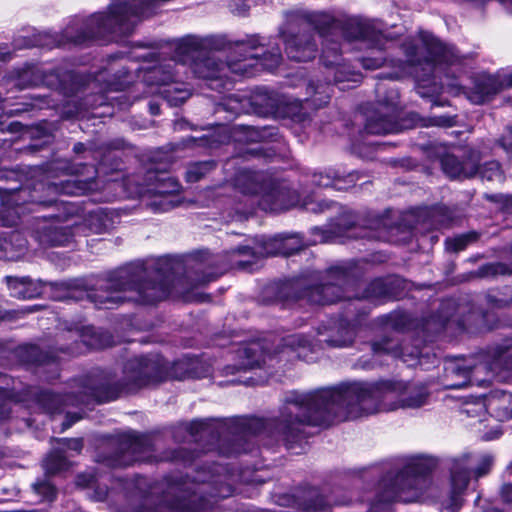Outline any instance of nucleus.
<instances>
[{"label":"nucleus","mask_w":512,"mask_h":512,"mask_svg":"<svg viewBox=\"0 0 512 512\" xmlns=\"http://www.w3.org/2000/svg\"><path fill=\"white\" fill-rule=\"evenodd\" d=\"M20 360L26 364L44 366L50 365L57 368L59 357L54 351H43L37 345L26 344L17 349Z\"/></svg>","instance_id":"29"},{"label":"nucleus","mask_w":512,"mask_h":512,"mask_svg":"<svg viewBox=\"0 0 512 512\" xmlns=\"http://www.w3.org/2000/svg\"><path fill=\"white\" fill-rule=\"evenodd\" d=\"M334 168L326 169L324 172H314L311 176V183L317 187L333 188Z\"/></svg>","instance_id":"46"},{"label":"nucleus","mask_w":512,"mask_h":512,"mask_svg":"<svg viewBox=\"0 0 512 512\" xmlns=\"http://www.w3.org/2000/svg\"><path fill=\"white\" fill-rule=\"evenodd\" d=\"M424 384L381 380L378 382L341 383L315 391L288 393L278 415L269 418H214V451L223 456L252 452L254 438L272 446L283 443L287 449L300 445L307 437V427H328L392 407L419 408L428 403Z\"/></svg>","instance_id":"1"},{"label":"nucleus","mask_w":512,"mask_h":512,"mask_svg":"<svg viewBox=\"0 0 512 512\" xmlns=\"http://www.w3.org/2000/svg\"><path fill=\"white\" fill-rule=\"evenodd\" d=\"M235 185L243 194L258 195L259 206L262 210L279 213L296 206L299 194L291 189L285 181H279L264 171L241 170Z\"/></svg>","instance_id":"14"},{"label":"nucleus","mask_w":512,"mask_h":512,"mask_svg":"<svg viewBox=\"0 0 512 512\" xmlns=\"http://www.w3.org/2000/svg\"><path fill=\"white\" fill-rule=\"evenodd\" d=\"M306 246L300 234H277L263 239L258 247L238 246L223 254H211L206 250L196 252L191 269L195 272L194 280L206 284L216 280L229 269L252 270L256 260L265 256H290Z\"/></svg>","instance_id":"8"},{"label":"nucleus","mask_w":512,"mask_h":512,"mask_svg":"<svg viewBox=\"0 0 512 512\" xmlns=\"http://www.w3.org/2000/svg\"><path fill=\"white\" fill-rule=\"evenodd\" d=\"M137 190L139 194L150 193L161 196L159 202H153L155 211L166 212L176 206L171 199L172 195L179 192L181 185L173 177L164 171L147 169L142 182L137 181Z\"/></svg>","instance_id":"21"},{"label":"nucleus","mask_w":512,"mask_h":512,"mask_svg":"<svg viewBox=\"0 0 512 512\" xmlns=\"http://www.w3.org/2000/svg\"><path fill=\"white\" fill-rule=\"evenodd\" d=\"M88 150L89 149L87 148V146L84 143H82V142H77L73 146V152L76 153V154H81V153H84V152H86Z\"/></svg>","instance_id":"60"},{"label":"nucleus","mask_w":512,"mask_h":512,"mask_svg":"<svg viewBox=\"0 0 512 512\" xmlns=\"http://www.w3.org/2000/svg\"><path fill=\"white\" fill-rule=\"evenodd\" d=\"M397 280L390 278H376L367 284L361 295H354V301L360 309L362 316L366 313L359 307L360 300H368L371 302H383L390 300L396 296Z\"/></svg>","instance_id":"25"},{"label":"nucleus","mask_w":512,"mask_h":512,"mask_svg":"<svg viewBox=\"0 0 512 512\" xmlns=\"http://www.w3.org/2000/svg\"><path fill=\"white\" fill-rule=\"evenodd\" d=\"M505 211L507 214L512 215V197L507 201L505 205Z\"/></svg>","instance_id":"64"},{"label":"nucleus","mask_w":512,"mask_h":512,"mask_svg":"<svg viewBox=\"0 0 512 512\" xmlns=\"http://www.w3.org/2000/svg\"><path fill=\"white\" fill-rule=\"evenodd\" d=\"M109 451L100 452L97 462L107 467L118 468L133 465L136 462L171 461L190 465L199 457L196 450L180 447L167 451L160 459L153 456V445L147 436L124 434L109 442Z\"/></svg>","instance_id":"12"},{"label":"nucleus","mask_w":512,"mask_h":512,"mask_svg":"<svg viewBox=\"0 0 512 512\" xmlns=\"http://www.w3.org/2000/svg\"><path fill=\"white\" fill-rule=\"evenodd\" d=\"M121 73V75L118 76V83H116V88L115 89H120L122 88L124 85H127L130 83V79H131V76L129 75L128 71L127 70H121L119 71Z\"/></svg>","instance_id":"56"},{"label":"nucleus","mask_w":512,"mask_h":512,"mask_svg":"<svg viewBox=\"0 0 512 512\" xmlns=\"http://www.w3.org/2000/svg\"><path fill=\"white\" fill-rule=\"evenodd\" d=\"M306 28H312L323 38L321 60L328 70H333V84L330 81L309 84L308 90L312 95L306 100L307 106L321 108L329 103L334 86L345 90L355 86L349 83L355 84L360 81V74L341 62V44L333 38L340 33L349 42L357 41L358 48L367 49V54L358 59L364 69L376 70L389 61L385 52L393 41L374 23L351 19L342 25L328 13L306 10L287 12L286 23L279 30L285 44V52L291 60L307 62L316 57L317 44L313 35L304 31Z\"/></svg>","instance_id":"2"},{"label":"nucleus","mask_w":512,"mask_h":512,"mask_svg":"<svg viewBox=\"0 0 512 512\" xmlns=\"http://www.w3.org/2000/svg\"><path fill=\"white\" fill-rule=\"evenodd\" d=\"M423 223L432 229L448 228L455 221L454 212L444 205H435L421 210Z\"/></svg>","instance_id":"31"},{"label":"nucleus","mask_w":512,"mask_h":512,"mask_svg":"<svg viewBox=\"0 0 512 512\" xmlns=\"http://www.w3.org/2000/svg\"><path fill=\"white\" fill-rule=\"evenodd\" d=\"M432 124L435 126L451 127L455 123L454 117L451 116H437L431 119Z\"/></svg>","instance_id":"52"},{"label":"nucleus","mask_w":512,"mask_h":512,"mask_svg":"<svg viewBox=\"0 0 512 512\" xmlns=\"http://www.w3.org/2000/svg\"><path fill=\"white\" fill-rule=\"evenodd\" d=\"M333 176H335L333 178V188L339 191L354 187L360 178L359 173L356 171L346 173L339 168H334Z\"/></svg>","instance_id":"37"},{"label":"nucleus","mask_w":512,"mask_h":512,"mask_svg":"<svg viewBox=\"0 0 512 512\" xmlns=\"http://www.w3.org/2000/svg\"><path fill=\"white\" fill-rule=\"evenodd\" d=\"M243 356L246 358L239 366L228 365L224 368L225 374H234L238 371L252 370L260 367L261 363L265 362V351L259 343H251L242 351Z\"/></svg>","instance_id":"33"},{"label":"nucleus","mask_w":512,"mask_h":512,"mask_svg":"<svg viewBox=\"0 0 512 512\" xmlns=\"http://www.w3.org/2000/svg\"><path fill=\"white\" fill-rule=\"evenodd\" d=\"M232 476L220 464L208 471L202 469L191 478L169 480L165 498L172 510L177 512H207L217 499L233 495Z\"/></svg>","instance_id":"9"},{"label":"nucleus","mask_w":512,"mask_h":512,"mask_svg":"<svg viewBox=\"0 0 512 512\" xmlns=\"http://www.w3.org/2000/svg\"><path fill=\"white\" fill-rule=\"evenodd\" d=\"M90 229L95 233H102L108 228V217L103 209H97L90 213L88 219Z\"/></svg>","instance_id":"42"},{"label":"nucleus","mask_w":512,"mask_h":512,"mask_svg":"<svg viewBox=\"0 0 512 512\" xmlns=\"http://www.w3.org/2000/svg\"><path fill=\"white\" fill-rule=\"evenodd\" d=\"M503 88L505 87H512V72L509 74L501 75Z\"/></svg>","instance_id":"61"},{"label":"nucleus","mask_w":512,"mask_h":512,"mask_svg":"<svg viewBox=\"0 0 512 512\" xmlns=\"http://www.w3.org/2000/svg\"><path fill=\"white\" fill-rule=\"evenodd\" d=\"M378 101L365 109L364 129L369 134L384 135L399 133L412 128L417 115L410 113L407 118L401 117L399 110V94L395 88H385L379 85L376 89Z\"/></svg>","instance_id":"15"},{"label":"nucleus","mask_w":512,"mask_h":512,"mask_svg":"<svg viewBox=\"0 0 512 512\" xmlns=\"http://www.w3.org/2000/svg\"><path fill=\"white\" fill-rule=\"evenodd\" d=\"M317 284H308L303 278L271 282L262 290V300L269 303H281L288 306L298 300H306L310 304L329 305L353 298L355 285L354 268L348 263H339L326 269L318 277Z\"/></svg>","instance_id":"6"},{"label":"nucleus","mask_w":512,"mask_h":512,"mask_svg":"<svg viewBox=\"0 0 512 512\" xmlns=\"http://www.w3.org/2000/svg\"><path fill=\"white\" fill-rule=\"evenodd\" d=\"M56 441L60 445L58 448L64 450V453L68 450L80 453L83 449V440L81 438H61L56 439Z\"/></svg>","instance_id":"49"},{"label":"nucleus","mask_w":512,"mask_h":512,"mask_svg":"<svg viewBox=\"0 0 512 512\" xmlns=\"http://www.w3.org/2000/svg\"><path fill=\"white\" fill-rule=\"evenodd\" d=\"M263 40V37L254 34L235 41L234 52L239 57L230 56L226 62H222L213 52V49L222 48L214 38L186 36L175 44L172 59L177 65L187 67L197 78L216 81L224 77L228 78L230 73L236 76L252 77L258 65L267 70H273L282 60L278 45L269 43L270 50H265L261 54L255 52L258 48L265 46Z\"/></svg>","instance_id":"4"},{"label":"nucleus","mask_w":512,"mask_h":512,"mask_svg":"<svg viewBox=\"0 0 512 512\" xmlns=\"http://www.w3.org/2000/svg\"><path fill=\"white\" fill-rule=\"evenodd\" d=\"M99 338H100V341L97 343L96 342H86L84 340H81L80 342L75 341L73 346L60 347L59 350L63 353H68V354L74 355V354H78L80 352V349H79L80 343H84L85 345L92 347V348H103L109 344L110 337L107 334L100 333Z\"/></svg>","instance_id":"43"},{"label":"nucleus","mask_w":512,"mask_h":512,"mask_svg":"<svg viewBox=\"0 0 512 512\" xmlns=\"http://www.w3.org/2000/svg\"><path fill=\"white\" fill-rule=\"evenodd\" d=\"M440 164L443 172L451 179L471 178L478 171V158L474 151L461 157L446 153L441 157Z\"/></svg>","instance_id":"24"},{"label":"nucleus","mask_w":512,"mask_h":512,"mask_svg":"<svg viewBox=\"0 0 512 512\" xmlns=\"http://www.w3.org/2000/svg\"><path fill=\"white\" fill-rule=\"evenodd\" d=\"M176 66L177 63L171 58L152 67L146 75V81L162 87L159 94L169 106L175 107L184 103L191 95L184 83L178 80L179 71L175 69Z\"/></svg>","instance_id":"18"},{"label":"nucleus","mask_w":512,"mask_h":512,"mask_svg":"<svg viewBox=\"0 0 512 512\" xmlns=\"http://www.w3.org/2000/svg\"><path fill=\"white\" fill-rule=\"evenodd\" d=\"M509 273L508 267L500 262L489 263L478 268L477 275L479 277H489L496 275H504Z\"/></svg>","instance_id":"45"},{"label":"nucleus","mask_w":512,"mask_h":512,"mask_svg":"<svg viewBox=\"0 0 512 512\" xmlns=\"http://www.w3.org/2000/svg\"><path fill=\"white\" fill-rule=\"evenodd\" d=\"M482 179L488 181H503L504 176L501 170V166L497 161H489L483 165L478 163V171Z\"/></svg>","instance_id":"40"},{"label":"nucleus","mask_w":512,"mask_h":512,"mask_svg":"<svg viewBox=\"0 0 512 512\" xmlns=\"http://www.w3.org/2000/svg\"><path fill=\"white\" fill-rule=\"evenodd\" d=\"M500 495L504 502L512 504V481L502 485Z\"/></svg>","instance_id":"53"},{"label":"nucleus","mask_w":512,"mask_h":512,"mask_svg":"<svg viewBox=\"0 0 512 512\" xmlns=\"http://www.w3.org/2000/svg\"><path fill=\"white\" fill-rule=\"evenodd\" d=\"M504 355V348L497 346L475 356L446 358L442 383L447 389L484 386L490 381L488 376L502 366Z\"/></svg>","instance_id":"13"},{"label":"nucleus","mask_w":512,"mask_h":512,"mask_svg":"<svg viewBox=\"0 0 512 512\" xmlns=\"http://www.w3.org/2000/svg\"><path fill=\"white\" fill-rule=\"evenodd\" d=\"M44 469L48 474H56L69 468L70 463L64 453V450L54 448L45 458Z\"/></svg>","instance_id":"35"},{"label":"nucleus","mask_w":512,"mask_h":512,"mask_svg":"<svg viewBox=\"0 0 512 512\" xmlns=\"http://www.w3.org/2000/svg\"><path fill=\"white\" fill-rule=\"evenodd\" d=\"M149 111L152 115L156 116L160 114V106L156 102L149 103Z\"/></svg>","instance_id":"62"},{"label":"nucleus","mask_w":512,"mask_h":512,"mask_svg":"<svg viewBox=\"0 0 512 512\" xmlns=\"http://www.w3.org/2000/svg\"><path fill=\"white\" fill-rule=\"evenodd\" d=\"M12 58L11 52H0V61H8Z\"/></svg>","instance_id":"63"},{"label":"nucleus","mask_w":512,"mask_h":512,"mask_svg":"<svg viewBox=\"0 0 512 512\" xmlns=\"http://www.w3.org/2000/svg\"><path fill=\"white\" fill-rule=\"evenodd\" d=\"M255 112L264 117L277 116L283 104L280 96L273 91H263L256 94L251 102Z\"/></svg>","instance_id":"32"},{"label":"nucleus","mask_w":512,"mask_h":512,"mask_svg":"<svg viewBox=\"0 0 512 512\" xmlns=\"http://www.w3.org/2000/svg\"><path fill=\"white\" fill-rule=\"evenodd\" d=\"M487 412L499 421L512 418V393L504 390L491 391L485 398Z\"/></svg>","instance_id":"27"},{"label":"nucleus","mask_w":512,"mask_h":512,"mask_svg":"<svg viewBox=\"0 0 512 512\" xmlns=\"http://www.w3.org/2000/svg\"><path fill=\"white\" fill-rule=\"evenodd\" d=\"M7 86L23 90L40 85L57 87L60 85L59 73L56 70L45 73L38 66L25 64L21 68L14 69L5 79Z\"/></svg>","instance_id":"23"},{"label":"nucleus","mask_w":512,"mask_h":512,"mask_svg":"<svg viewBox=\"0 0 512 512\" xmlns=\"http://www.w3.org/2000/svg\"><path fill=\"white\" fill-rule=\"evenodd\" d=\"M437 465V461L427 456L400 457L395 460L397 473H389L379 483L377 502L368 512H392L391 502L411 501L417 495L421 478L429 474Z\"/></svg>","instance_id":"11"},{"label":"nucleus","mask_w":512,"mask_h":512,"mask_svg":"<svg viewBox=\"0 0 512 512\" xmlns=\"http://www.w3.org/2000/svg\"><path fill=\"white\" fill-rule=\"evenodd\" d=\"M216 162L213 160L192 162L187 166L185 179L189 183H195L214 170Z\"/></svg>","instance_id":"36"},{"label":"nucleus","mask_w":512,"mask_h":512,"mask_svg":"<svg viewBox=\"0 0 512 512\" xmlns=\"http://www.w3.org/2000/svg\"><path fill=\"white\" fill-rule=\"evenodd\" d=\"M425 56H418L417 49L407 50L408 61L412 65L426 64L432 71L444 73L447 82L442 85L450 87L455 93H464L467 99L476 105L491 101L503 89L501 74L479 73L472 77V86L465 88L456 79L465 72L466 56H461L454 46L443 44L438 39L423 41Z\"/></svg>","instance_id":"7"},{"label":"nucleus","mask_w":512,"mask_h":512,"mask_svg":"<svg viewBox=\"0 0 512 512\" xmlns=\"http://www.w3.org/2000/svg\"><path fill=\"white\" fill-rule=\"evenodd\" d=\"M108 495V488L107 486H100L98 485L94 491L93 494L90 495V497L95 501H104Z\"/></svg>","instance_id":"54"},{"label":"nucleus","mask_w":512,"mask_h":512,"mask_svg":"<svg viewBox=\"0 0 512 512\" xmlns=\"http://www.w3.org/2000/svg\"><path fill=\"white\" fill-rule=\"evenodd\" d=\"M27 249V241L19 232H13L9 238L0 237V260H14Z\"/></svg>","instance_id":"34"},{"label":"nucleus","mask_w":512,"mask_h":512,"mask_svg":"<svg viewBox=\"0 0 512 512\" xmlns=\"http://www.w3.org/2000/svg\"><path fill=\"white\" fill-rule=\"evenodd\" d=\"M494 464L491 454H483L478 459L470 453L445 459L444 466L450 472V492L446 512H457L462 506L463 494L472 477L478 479L487 475Z\"/></svg>","instance_id":"17"},{"label":"nucleus","mask_w":512,"mask_h":512,"mask_svg":"<svg viewBox=\"0 0 512 512\" xmlns=\"http://www.w3.org/2000/svg\"><path fill=\"white\" fill-rule=\"evenodd\" d=\"M371 347L375 354H388L394 358L402 359L404 362L416 360L419 356L417 348L409 349L399 340L390 337H383L381 340L373 342Z\"/></svg>","instance_id":"28"},{"label":"nucleus","mask_w":512,"mask_h":512,"mask_svg":"<svg viewBox=\"0 0 512 512\" xmlns=\"http://www.w3.org/2000/svg\"><path fill=\"white\" fill-rule=\"evenodd\" d=\"M174 264L168 258H149L127 263L110 272L104 283L88 290L81 278L51 282L58 300H88L98 309H113L124 302L142 305L166 299L173 285Z\"/></svg>","instance_id":"3"},{"label":"nucleus","mask_w":512,"mask_h":512,"mask_svg":"<svg viewBox=\"0 0 512 512\" xmlns=\"http://www.w3.org/2000/svg\"><path fill=\"white\" fill-rule=\"evenodd\" d=\"M2 130H7L11 133H19L24 130V125L19 121H12L6 128H2Z\"/></svg>","instance_id":"57"},{"label":"nucleus","mask_w":512,"mask_h":512,"mask_svg":"<svg viewBox=\"0 0 512 512\" xmlns=\"http://www.w3.org/2000/svg\"><path fill=\"white\" fill-rule=\"evenodd\" d=\"M48 173L69 176L68 179L59 182L39 181L32 187L23 186L14 192L13 204L17 210H28L32 212L35 207L58 205L57 196L69 195L79 196L85 194L90 188L92 177L78 179L80 166L73 165L68 160H55L48 165ZM16 213H19L16 211Z\"/></svg>","instance_id":"10"},{"label":"nucleus","mask_w":512,"mask_h":512,"mask_svg":"<svg viewBox=\"0 0 512 512\" xmlns=\"http://www.w3.org/2000/svg\"><path fill=\"white\" fill-rule=\"evenodd\" d=\"M6 283L11 290V295L17 298L31 299L39 296L44 282L38 280L35 283L29 276H6Z\"/></svg>","instance_id":"30"},{"label":"nucleus","mask_w":512,"mask_h":512,"mask_svg":"<svg viewBox=\"0 0 512 512\" xmlns=\"http://www.w3.org/2000/svg\"><path fill=\"white\" fill-rule=\"evenodd\" d=\"M378 323L385 328H391L395 331H402L408 322V317L404 312L393 311L378 317Z\"/></svg>","instance_id":"38"},{"label":"nucleus","mask_w":512,"mask_h":512,"mask_svg":"<svg viewBox=\"0 0 512 512\" xmlns=\"http://www.w3.org/2000/svg\"><path fill=\"white\" fill-rule=\"evenodd\" d=\"M499 145L512 156V125L508 126L498 140Z\"/></svg>","instance_id":"50"},{"label":"nucleus","mask_w":512,"mask_h":512,"mask_svg":"<svg viewBox=\"0 0 512 512\" xmlns=\"http://www.w3.org/2000/svg\"><path fill=\"white\" fill-rule=\"evenodd\" d=\"M5 213H10V210H3V211H0V220L2 221V225L3 226H14L17 224V221L15 218L11 219V220H7V221H4L3 220V216Z\"/></svg>","instance_id":"59"},{"label":"nucleus","mask_w":512,"mask_h":512,"mask_svg":"<svg viewBox=\"0 0 512 512\" xmlns=\"http://www.w3.org/2000/svg\"><path fill=\"white\" fill-rule=\"evenodd\" d=\"M30 235L42 247L67 246L74 237L73 228L63 225L60 215H43L33 219Z\"/></svg>","instance_id":"19"},{"label":"nucleus","mask_w":512,"mask_h":512,"mask_svg":"<svg viewBox=\"0 0 512 512\" xmlns=\"http://www.w3.org/2000/svg\"><path fill=\"white\" fill-rule=\"evenodd\" d=\"M485 298L488 306L493 309H502L510 304V300L502 297L499 290L488 291Z\"/></svg>","instance_id":"47"},{"label":"nucleus","mask_w":512,"mask_h":512,"mask_svg":"<svg viewBox=\"0 0 512 512\" xmlns=\"http://www.w3.org/2000/svg\"><path fill=\"white\" fill-rule=\"evenodd\" d=\"M395 230H398V228H387L382 219H376L374 226L358 228V221L353 213L339 215L330 228V232L337 235L347 234L350 238H367L368 240L379 241H392Z\"/></svg>","instance_id":"22"},{"label":"nucleus","mask_w":512,"mask_h":512,"mask_svg":"<svg viewBox=\"0 0 512 512\" xmlns=\"http://www.w3.org/2000/svg\"><path fill=\"white\" fill-rule=\"evenodd\" d=\"M304 512H330L332 505H347L350 499L326 496L318 488L310 487L297 496Z\"/></svg>","instance_id":"26"},{"label":"nucleus","mask_w":512,"mask_h":512,"mask_svg":"<svg viewBox=\"0 0 512 512\" xmlns=\"http://www.w3.org/2000/svg\"><path fill=\"white\" fill-rule=\"evenodd\" d=\"M337 206V203L329 200H321L318 202L310 201L304 204V208L308 212L315 214L323 213L326 210H330Z\"/></svg>","instance_id":"48"},{"label":"nucleus","mask_w":512,"mask_h":512,"mask_svg":"<svg viewBox=\"0 0 512 512\" xmlns=\"http://www.w3.org/2000/svg\"><path fill=\"white\" fill-rule=\"evenodd\" d=\"M478 233L469 232L466 234L459 235L454 238H447L445 240L446 249L450 252H459L464 250L471 242L478 239Z\"/></svg>","instance_id":"39"},{"label":"nucleus","mask_w":512,"mask_h":512,"mask_svg":"<svg viewBox=\"0 0 512 512\" xmlns=\"http://www.w3.org/2000/svg\"><path fill=\"white\" fill-rule=\"evenodd\" d=\"M21 105H22V107L12 109L9 112V114L10 115H19L23 112H27V111L31 110L34 107V104H32V103H22Z\"/></svg>","instance_id":"58"},{"label":"nucleus","mask_w":512,"mask_h":512,"mask_svg":"<svg viewBox=\"0 0 512 512\" xmlns=\"http://www.w3.org/2000/svg\"><path fill=\"white\" fill-rule=\"evenodd\" d=\"M361 317L362 313L356 303L350 302L337 320L332 321L328 327L324 326V332L319 331V334L324 337L320 342L333 348L350 346L354 341Z\"/></svg>","instance_id":"20"},{"label":"nucleus","mask_w":512,"mask_h":512,"mask_svg":"<svg viewBox=\"0 0 512 512\" xmlns=\"http://www.w3.org/2000/svg\"><path fill=\"white\" fill-rule=\"evenodd\" d=\"M15 379L0 372V420L7 419L11 413V404L17 402H28L32 400L35 404L49 414L61 413L65 407L73 406L71 390L65 395L52 393L48 390H39L27 386L18 389Z\"/></svg>","instance_id":"16"},{"label":"nucleus","mask_w":512,"mask_h":512,"mask_svg":"<svg viewBox=\"0 0 512 512\" xmlns=\"http://www.w3.org/2000/svg\"><path fill=\"white\" fill-rule=\"evenodd\" d=\"M81 416L78 414L67 413L64 422L62 423V431L70 428L74 423L79 421Z\"/></svg>","instance_id":"55"},{"label":"nucleus","mask_w":512,"mask_h":512,"mask_svg":"<svg viewBox=\"0 0 512 512\" xmlns=\"http://www.w3.org/2000/svg\"><path fill=\"white\" fill-rule=\"evenodd\" d=\"M311 340L304 334H291L282 339V349H290L296 352L299 348L310 347Z\"/></svg>","instance_id":"41"},{"label":"nucleus","mask_w":512,"mask_h":512,"mask_svg":"<svg viewBox=\"0 0 512 512\" xmlns=\"http://www.w3.org/2000/svg\"><path fill=\"white\" fill-rule=\"evenodd\" d=\"M123 379L115 381L103 373L75 378L70 383L71 404L90 405L117 399L122 392H134L142 387L160 383L168 377V362L159 354L129 359L123 369Z\"/></svg>","instance_id":"5"},{"label":"nucleus","mask_w":512,"mask_h":512,"mask_svg":"<svg viewBox=\"0 0 512 512\" xmlns=\"http://www.w3.org/2000/svg\"><path fill=\"white\" fill-rule=\"evenodd\" d=\"M76 484L83 488L93 487L96 484V479L91 474H80L77 476Z\"/></svg>","instance_id":"51"},{"label":"nucleus","mask_w":512,"mask_h":512,"mask_svg":"<svg viewBox=\"0 0 512 512\" xmlns=\"http://www.w3.org/2000/svg\"><path fill=\"white\" fill-rule=\"evenodd\" d=\"M33 490L40 495L43 500L52 501L56 498V488L48 479L38 480L33 484Z\"/></svg>","instance_id":"44"}]
</instances>
